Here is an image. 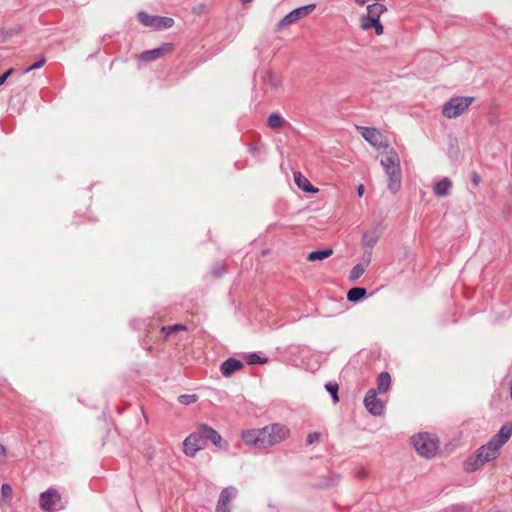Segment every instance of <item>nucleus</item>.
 <instances>
[{"label": "nucleus", "mask_w": 512, "mask_h": 512, "mask_svg": "<svg viewBox=\"0 0 512 512\" xmlns=\"http://www.w3.org/2000/svg\"><path fill=\"white\" fill-rule=\"evenodd\" d=\"M450 512H471V509L466 505H456Z\"/></svg>", "instance_id": "obj_34"}, {"label": "nucleus", "mask_w": 512, "mask_h": 512, "mask_svg": "<svg viewBox=\"0 0 512 512\" xmlns=\"http://www.w3.org/2000/svg\"><path fill=\"white\" fill-rule=\"evenodd\" d=\"M0 452H1V456L3 458H5L6 457V448L3 445H0Z\"/></svg>", "instance_id": "obj_39"}, {"label": "nucleus", "mask_w": 512, "mask_h": 512, "mask_svg": "<svg viewBox=\"0 0 512 512\" xmlns=\"http://www.w3.org/2000/svg\"><path fill=\"white\" fill-rule=\"evenodd\" d=\"M242 368L243 363L240 360L230 357L220 365V372L223 376L229 377Z\"/></svg>", "instance_id": "obj_15"}, {"label": "nucleus", "mask_w": 512, "mask_h": 512, "mask_svg": "<svg viewBox=\"0 0 512 512\" xmlns=\"http://www.w3.org/2000/svg\"><path fill=\"white\" fill-rule=\"evenodd\" d=\"M364 185L360 184L358 187H357V195L358 197H362L363 194H364Z\"/></svg>", "instance_id": "obj_38"}, {"label": "nucleus", "mask_w": 512, "mask_h": 512, "mask_svg": "<svg viewBox=\"0 0 512 512\" xmlns=\"http://www.w3.org/2000/svg\"><path fill=\"white\" fill-rule=\"evenodd\" d=\"M187 327L182 324H174L170 326H163L161 328L162 333L164 334V338L167 339L172 333H176L178 331L186 330Z\"/></svg>", "instance_id": "obj_24"}, {"label": "nucleus", "mask_w": 512, "mask_h": 512, "mask_svg": "<svg viewBox=\"0 0 512 512\" xmlns=\"http://www.w3.org/2000/svg\"><path fill=\"white\" fill-rule=\"evenodd\" d=\"M225 271H226L225 266H224V265H220V264H218V265H216V266L213 268V270H212V275H213L214 277H220V276H222V275L225 273Z\"/></svg>", "instance_id": "obj_32"}, {"label": "nucleus", "mask_w": 512, "mask_h": 512, "mask_svg": "<svg viewBox=\"0 0 512 512\" xmlns=\"http://www.w3.org/2000/svg\"><path fill=\"white\" fill-rule=\"evenodd\" d=\"M391 376L388 372H381L378 376L377 385L380 393H385L390 388Z\"/></svg>", "instance_id": "obj_22"}, {"label": "nucleus", "mask_w": 512, "mask_h": 512, "mask_svg": "<svg viewBox=\"0 0 512 512\" xmlns=\"http://www.w3.org/2000/svg\"><path fill=\"white\" fill-rule=\"evenodd\" d=\"M367 296V290L363 287H353L347 292V300L353 303L361 301Z\"/></svg>", "instance_id": "obj_20"}, {"label": "nucleus", "mask_w": 512, "mask_h": 512, "mask_svg": "<svg viewBox=\"0 0 512 512\" xmlns=\"http://www.w3.org/2000/svg\"><path fill=\"white\" fill-rule=\"evenodd\" d=\"M46 63V58L44 56H41L40 59L38 61H36L35 63H33L32 65H30L29 67H27L25 69V73H28L30 71H33V70H36V69H39L41 68L44 64Z\"/></svg>", "instance_id": "obj_30"}, {"label": "nucleus", "mask_w": 512, "mask_h": 512, "mask_svg": "<svg viewBox=\"0 0 512 512\" xmlns=\"http://www.w3.org/2000/svg\"><path fill=\"white\" fill-rule=\"evenodd\" d=\"M39 505L44 512H57L65 508V502L55 488H49L40 494Z\"/></svg>", "instance_id": "obj_6"}, {"label": "nucleus", "mask_w": 512, "mask_h": 512, "mask_svg": "<svg viewBox=\"0 0 512 512\" xmlns=\"http://www.w3.org/2000/svg\"><path fill=\"white\" fill-rule=\"evenodd\" d=\"M357 129L361 136L372 146L380 147L382 145V134L378 129L373 127H357Z\"/></svg>", "instance_id": "obj_14"}, {"label": "nucleus", "mask_w": 512, "mask_h": 512, "mask_svg": "<svg viewBox=\"0 0 512 512\" xmlns=\"http://www.w3.org/2000/svg\"><path fill=\"white\" fill-rule=\"evenodd\" d=\"M13 69H8L5 73L0 75V86L5 83V81L8 79V77L13 73Z\"/></svg>", "instance_id": "obj_35"}, {"label": "nucleus", "mask_w": 512, "mask_h": 512, "mask_svg": "<svg viewBox=\"0 0 512 512\" xmlns=\"http://www.w3.org/2000/svg\"><path fill=\"white\" fill-rule=\"evenodd\" d=\"M474 100V97L469 96L452 97L444 103L442 107V114L448 119L456 118L462 115Z\"/></svg>", "instance_id": "obj_5"}, {"label": "nucleus", "mask_w": 512, "mask_h": 512, "mask_svg": "<svg viewBox=\"0 0 512 512\" xmlns=\"http://www.w3.org/2000/svg\"><path fill=\"white\" fill-rule=\"evenodd\" d=\"M294 182L304 192L315 193L318 191L300 172H294Z\"/></svg>", "instance_id": "obj_18"}, {"label": "nucleus", "mask_w": 512, "mask_h": 512, "mask_svg": "<svg viewBox=\"0 0 512 512\" xmlns=\"http://www.w3.org/2000/svg\"><path fill=\"white\" fill-rule=\"evenodd\" d=\"M480 180H481L480 176L476 172H473L471 175V181L474 183V185L477 186L479 184Z\"/></svg>", "instance_id": "obj_37"}, {"label": "nucleus", "mask_w": 512, "mask_h": 512, "mask_svg": "<svg viewBox=\"0 0 512 512\" xmlns=\"http://www.w3.org/2000/svg\"><path fill=\"white\" fill-rule=\"evenodd\" d=\"M372 28H374V29H375V33H376L377 35H381V34H383V30H384V28H383V25L381 24L380 20H379V21H377V23H376Z\"/></svg>", "instance_id": "obj_36"}, {"label": "nucleus", "mask_w": 512, "mask_h": 512, "mask_svg": "<svg viewBox=\"0 0 512 512\" xmlns=\"http://www.w3.org/2000/svg\"><path fill=\"white\" fill-rule=\"evenodd\" d=\"M325 388L328 391V393L331 395V397L333 399V402L337 403L339 401V397H338L339 387H338V384H336V383H328V384H326Z\"/></svg>", "instance_id": "obj_28"}, {"label": "nucleus", "mask_w": 512, "mask_h": 512, "mask_svg": "<svg viewBox=\"0 0 512 512\" xmlns=\"http://www.w3.org/2000/svg\"><path fill=\"white\" fill-rule=\"evenodd\" d=\"M386 6L376 2L367 6V15L379 19L381 14L386 11Z\"/></svg>", "instance_id": "obj_23"}, {"label": "nucleus", "mask_w": 512, "mask_h": 512, "mask_svg": "<svg viewBox=\"0 0 512 512\" xmlns=\"http://www.w3.org/2000/svg\"><path fill=\"white\" fill-rule=\"evenodd\" d=\"M198 397L195 394H182L178 397V401L181 404L189 405L192 403H195L197 401Z\"/></svg>", "instance_id": "obj_29"}, {"label": "nucleus", "mask_w": 512, "mask_h": 512, "mask_svg": "<svg viewBox=\"0 0 512 512\" xmlns=\"http://www.w3.org/2000/svg\"><path fill=\"white\" fill-rule=\"evenodd\" d=\"M138 20L147 27H152L156 30L170 28L174 24V20L171 17L165 16H154L144 11H140L137 15Z\"/></svg>", "instance_id": "obj_7"}, {"label": "nucleus", "mask_w": 512, "mask_h": 512, "mask_svg": "<svg viewBox=\"0 0 512 512\" xmlns=\"http://www.w3.org/2000/svg\"><path fill=\"white\" fill-rule=\"evenodd\" d=\"M320 436L321 435L318 432H313V433L308 434V436H307V443L308 444H314V443L318 442L319 439H320Z\"/></svg>", "instance_id": "obj_33"}, {"label": "nucleus", "mask_w": 512, "mask_h": 512, "mask_svg": "<svg viewBox=\"0 0 512 512\" xmlns=\"http://www.w3.org/2000/svg\"><path fill=\"white\" fill-rule=\"evenodd\" d=\"M237 492V489L233 486L224 488L220 492V496L216 506V512H231L229 503L231 500L236 498Z\"/></svg>", "instance_id": "obj_12"}, {"label": "nucleus", "mask_w": 512, "mask_h": 512, "mask_svg": "<svg viewBox=\"0 0 512 512\" xmlns=\"http://www.w3.org/2000/svg\"><path fill=\"white\" fill-rule=\"evenodd\" d=\"M246 360L249 365L264 364L268 362V358L261 357L256 352L249 353Z\"/></svg>", "instance_id": "obj_25"}, {"label": "nucleus", "mask_w": 512, "mask_h": 512, "mask_svg": "<svg viewBox=\"0 0 512 512\" xmlns=\"http://www.w3.org/2000/svg\"><path fill=\"white\" fill-rule=\"evenodd\" d=\"M380 231L377 228L365 231L362 235L361 244L364 248L372 249L378 242Z\"/></svg>", "instance_id": "obj_16"}, {"label": "nucleus", "mask_w": 512, "mask_h": 512, "mask_svg": "<svg viewBox=\"0 0 512 512\" xmlns=\"http://www.w3.org/2000/svg\"><path fill=\"white\" fill-rule=\"evenodd\" d=\"M512 436V422L504 424L497 434H495L485 445H482L474 456L468 458L464 462V470L466 472H474L481 468L486 462L494 460L500 448Z\"/></svg>", "instance_id": "obj_1"}, {"label": "nucleus", "mask_w": 512, "mask_h": 512, "mask_svg": "<svg viewBox=\"0 0 512 512\" xmlns=\"http://www.w3.org/2000/svg\"><path fill=\"white\" fill-rule=\"evenodd\" d=\"M1 493L4 498H10L12 496V487L9 484H2Z\"/></svg>", "instance_id": "obj_31"}, {"label": "nucleus", "mask_w": 512, "mask_h": 512, "mask_svg": "<svg viewBox=\"0 0 512 512\" xmlns=\"http://www.w3.org/2000/svg\"><path fill=\"white\" fill-rule=\"evenodd\" d=\"M315 4H309L305 6L298 7L291 12H289L280 22L279 27H284L290 25L312 13L315 9Z\"/></svg>", "instance_id": "obj_11"}, {"label": "nucleus", "mask_w": 512, "mask_h": 512, "mask_svg": "<svg viewBox=\"0 0 512 512\" xmlns=\"http://www.w3.org/2000/svg\"><path fill=\"white\" fill-rule=\"evenodd\" d=\"M365 272V267L363 264L358 263L356 264L349 273V280L355 281L358 278H360Z\"/></svg>", "instance_id": "obj_26"}, {"label": "nucleus", "mask_w": 512, "mask_h": 512, "mask_svg": "<svg viewBox=\"0 0 512 512\" xmlns=\"http://www.w3.org/2000/svg\"><path fill=\"white\" fill-rule=\"evenodd\" d=\"M411 442L417 453L428 459L434 457L439 448L437 436L428 432L418 433Z\"/></svg>", "instance_id": "obj_4"}, {"label": "nucleus", "mask_w": 512, "mask_h": 512, "mask_svg": "<svg viewBox=\"0 0 512 512\" xmlns=\"http://www.w3.org/2000/svg\"><path fill=\"white\" fill-rule=\"evenodd\" d=\"M198 430L203 437L205 444L210 441L219 449H226L228 447L227 441L224 440L215 429L207 424H200L198 426Z\"/></svg>", "instance_id": "obj_9"}, {"label": "nucleus", "mask_w": 512, "mask_h": 512, "mask_svg": "<svg viewBox=\"0 0 512 512\" xmlns=\"http://www.w3.org/2000/svg\"><path fill=\"white\" fill-rule=\"evenodd\" d=\"M286 123L287 121L282 117L280 113L277 112L270 114L267 119V126L273 130L280 129Z\"/></svg>", "instance_id": "obj_19"}, {"label": "nucleus", "mask_w": 512, "mask_h": 512, "mask_svg": "<svg viewBox=\"0 0 512 512\" xmlns=\"http://www.w3.org/2000/svg\"><path fill=\"white\" fill-rule=\"evenodd\" d=\"M173 49V46L171 43H165L161 47L154 48L151 50H146L141 53L140 60L144 62H151L154 61L163 55H165L168 52H171Z\"/></svg>", "instance_id": "obj_13"}, {"label": "nucleus", "mask_w": 512, "mask_h": 512, "mask_svg": "<svg viewBox=\"0 0 512 512\" xmlns=\"http://www.w3.org/2000/svg\"><path fill=\"white\" fill-rule=\"evenodd\" d=\"M381 165L388 176V189L392 193H396L401 188L402 173L400 166V158L396 151L391 149L381 159Z\"/></svg>", "instance_id": "obj_3"}, {"label": "nucleus", "mask_w": 512, "mask_h": 512, "mask_svg": "<svg viewBox=\"0 0 512 512\" xmlns=\"http://www.w3.org/2000/svg\"><path fill=\"white\" fill-rule=\"evenodd\" d=\"M332 254L333 250L331 248L319 249L310 252L307 256V259L309 261H319L330 257Z\"/></svg>", "instance_id": "obj_21"}, {"label": "nucleus", "mask_w": 512, "mask_h": 512, "mask_svg": "<svg viewBox=\"0 0 512 512\" xmlns=\"http://www.w3.org/2000/svg\"><path fill=\"white\" fill-rule=\"evenodd\" d=\"M451 188L452 181L449 178L444 177L434 185L433 192L437 196L445 197L449 195Z\"/></svg>", "instance_id": "obj_17"}, {"label": "nucleus", "mask_w": 512, "mask_h": 512, "mask_svg": "<svg viewBox=\"0 0 512 512\" xmlns=\"http://www.w3.org/2000/svg\"><path fill=\"white\" fill-rule=\"evenodd\" d=\"M379 19L371 17L369 15L362 16L361 18V28L364 30H368L372 28Z\"/></svg>", "instance_id": "obj_27"}, {"label": "nucleus", "mask_w": 512, "mask_h": 512, "mask_svg": "<svg viewBox=\"0 0 512 512\" xmlns=\"http://www.w3.org/2000/svg\"><path fill=\"white\" fill-rule=\"evenodd\" d=\"M290 430L286 425L275 423L261 429H250L242 433L243 442L256 449H267L284 441Z\"/></svg>", "instance_id": "obj_2"}, {"label": "nucleus", "mask_w": 512, "mask_h": 512, "mask_svg": "<svg viewBox=\"0 0 512 512\" xmlns=\"http://www.w3.org/2000/svg\"><path fill=\"white\" fill-rule=\"evenodd\" d=\"M206 446L203 437L201 436L198 428L191 433L183 442V451L189 457H194L196 453L204 449Z\"/></svg>", "instance_id": "obj_8"}, {"label": "nucleus", "mask_w": 512, "mask_h": 512, "mask_svg": "<svg viewBox=\"0 0 512 512\" xmlns=\"http://www.w3.org/2000/svg\"><path fill=\"white\" fill-rule=\"evenodd\" d=\"M364 406L373 416H380L384 412V403L377 397V390L370 389L364 397Z\"/></svg>", "instance_id": "obj_10"}]
</instances>
